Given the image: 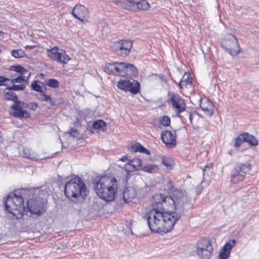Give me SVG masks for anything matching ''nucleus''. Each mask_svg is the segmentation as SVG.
<instances>
[{
    "label": "nucleus",
    "instance_id": "39",
    "mask_svg": "<svg viewBox=\"0 0 259 259\" xmlns=\"http://www.w3.org/2000/svg\"><path fill=\"white\" fill-rule=\"evenodd\" d=\"M38 107V105L35 102H30L28 104L26 103V106L25 107L28 108L31 110L34 111Z\"/></svg>",
    "mask_w": 259,
    "mask_h": 259
},
{
    "label": "nucleus",
    "instance_id": "16",
    "mask_svg": "<svg viewBox=\"0 0 259 259\" xmlns=\"http://www.w3.org/2000/svg\"><path fill=\"white\" fill-rule=\"evenodd\" d=\"M71 14L75 18L82 22L83 19L88 16V10L84 6L77 5L73 8Z\"/></svg>",
    "mask_w": 259,
    "mask_h": 259
},
{
    "label": "nucleus",
    "instance_id": "37",
    "mask_svg": "<svg viewBox=\"0 0 259 259\" xmlns=\"http://www.w3.org/2000/svg\"><path fill=\"white\" fill-rule=\"evenodd\" d=\"M37 80L32 81L31 84V87L34 91L39 93H42V88L37 83Z\"/></svg>",
    "mask_w": 259,
    "mask_h": 259
},
{
    "label": "nucleus",
    "instance_id": "52",
    "mask_svg": "<svg viewBox=\"0 0 259 259\" xmlns=\"http://www.w3.org/2000/svg\"><path fill=\"white\" fill-rule=\"evenodd\" d=\"M194 114H196V115H198V116H200V117H201V115H200L199 113H198L197 112H195L194 113Z\"/></svg>",
    "mask_w": 259,
    "mask_h": 259
},
{
    "label": "nucleus",
    "instance_id": "45",
    "mask_svg": "<svg viewBox=\"0 0 259 259\" xmlns=\"http://www.w3.org/2000/svg\"><path fill=\"white\" fill-rule=\"evenodd\" d=\"M140 147V150H139V152L142 153L147 154L148 155H149L150 152V151L145 148L144 147H143L142 145H141V146H138Z\"/></svg>",
    "mask_w": 259,
    "mask_h": 259
},
{
    "label": "nucleus",
    "instance_id": "10",
    "mask_svg": "<svg viewBox=\"0 0 259 259\" xmlns=\"http://www.w3.org/2000/svg\"><path fill=\"white\" fill-rule=\"evenodd\" d=\"M27 211H29L30 215L35 214L37 216L41 215L46 210L45 204L40 199H30L27 203Z\"/></svg>",
    "mask_w": 259,
    "mask_h": 259
},
{
    "label": "nucleus",
    "instance_id": "28",
    "mask_svg": "<svg viewBox=\"0 0 259 259\" xmlns=\"http://www.w3.org/2000/svg\"><path fill=\"white\" fill-rule=\"evenodd\" d=\"M30 76V73H28V75L27 76H25L23 75H19V76L13 78L12 79H10L11 83L12 84H14L15 83H22V82H27L29 77Z\"/></svg>",
    "mask_w": 259,
    "mask_h": 259
},
{
    "label": "nucleus",
    "instance_id": "36",
    "mask_svg": "<svg viewBox=\"0 0 259 259\" xmlns=\"http://www.w3.org/2000/svg\"><path fill=\"white\" fill-rule=\"evenodd\" d=\"M46 84L48 87L56 88L59 86V82L56 79L50 78L46 82Z\"/></svg>",
    "mask_w": 259,
    "mask_h": 259
},
{
    "label": "nucleus",
    "instance_id": "33",
    "mask_svg": "<svg viewBox=\"0 0 259 259\" xmlns=\"http://www.w3.org/2000/svg\"><path fill=\"white\" fill-rule=\"evenodd\" d=\"M130 161L131 162V164L133 165L135 170L139 169V168L141 166L142 162V160L138 158H134Z\"/></svg>",
    "mask_w": 259,
    "mask_h": 259
},
{
    "label": "nucleus",
    "instance_id": "8",
    "mask_svg": "<svg viewBox=\"0 0 259 259\" xmlns=\"http://www.w3.org/2000/svg\"><path fill=\"white\" fill-rule=\"evenodd\" d=\"M133 47V41L128 39H121L112 43L111 49L117 55L125 57Z\"/></svg>",
    "mask_w": 259,
    "mask_h": 259
},
{
    "label": "nucleus",
    "instance_id": "7",
    "mask_svg": "<svg viewBox=\"0 0 259 259\" xmlns=\"http://www.w3.org/2000/svg\"><path fill=\"white\" fill-rule=\"evenodd\" d=\"M213 247L209 239H200L197 243L196 253L201 259H209L213 252Z\"/></svg>",
    "mask_w": 259,
    "mask_h": 259
},
{
    "label": "nucleus",
    "instance_id": "30",
    "mask_svg": "<svg viewBox=\"0 0 259 259\" xmlns=\"http://www.w3.org/2000/svg\"><path fill=\"white\" fill-rule=\"evenodd\" d=\"M14 104L11 106V109L14 110H21L23 108H25L26 103L18 101L16 99L14 102Z\"/></svg>",
    "mask_w": 259,
    "mask_h": 259
},
{
    "label": "nucleus",
    "instance_id": "40",
    "mask_svg": "<svg viewBox=\"0 0 259 259\" xmlns=\"http://www.w3.org/2000/svg\"><path fill=\"white\" fill-rule=\"evenodd\" d=\"M124 168L125 170L128 172H133L135 170V168L133 167V165L131 164L130 161L124 165Z\"/></svg>",
    "mask_w": 259,
    "mask_h": 259
},
{
    "label": "nucleus",
    "instance_id": "26",
    "mask_svg": "<svg viewBox=\"0 0 259 259\" xmlns=\"http://www.w3.org/2000/svg\"><path fill=\"white\" fill-rule=\"evenodd\" d=\"M243 137L244 138V142H248L252 146H256L258 144V141L254 136L245 133H244Z\"/></svg>",
    "mask_w": 259,
    "mask_h": 259
},
{
    "label": "nucleus",
    "instance_id": "17",
    "mask_svg": "<svg viewBox=\"0 0 259 259\" xmlns=\"http://www.w3.org/2000/svg\"><path fill=\"white\" fill-rule=\"evenodd\" d=\"M122 68L123 65L121 62H115L107 64L105 66L104 70L108 74L120 76Z\"/></svg>",
    "mask_w": 259,
    "mask_h": 259
},
{
    "label": "nucleus",
    "instance_id": "49",
    "mask_svg": "<svg viewBox=\"0 0 259 259\" xmlns=\"http://www.w3.org/2000/svg\"><path fill=\"white\" fill-rule=\"evenodd\" d=\"M211 167H212L211 163L208 164L206 165V166H205V167L204 168V170H207V169H209Z\"/></svg>",
    "mask_w": 259,
    "mask_h": 259
},
{
    "label": "nucleus",
    "instance_id": "31",
    "mask_svg": "<svg viewBox=\"0 0 259 259\" xmlns=\"http://www.w3.org/2000/svg\"><path fill=\"white\" fill-rule=\"evenodd\" d=\"M105 122L102 120H97L93 124V127L95 130L98 131H103L104 127L105 126Z\"/></svg>",
    "mask_w": 259,
    "mask_h": 259
},
{
    "label": "nucleus",
    "instance_id": "20",
    "mask_svg": "<svg viewBox=\"0 0 259 259\" xmlns=\"http://www.w3.org/2000/svg\"><path fill=\"white\" fill-rule=\"evenodd\" d=\"M200 106L202 110L206 112V114L209 116H211L213 113L212 109V103L207 99L204 100H201Z\"/></svg>",
    "mask_w": 259,
    "mask_h": 259
},
{
    "label": "nucleus",
    "instance_id": "24",
    "mask_svg": "<svg viewBox=\"0 0 259 259\" xmlns=\"http://www.w3.org/2000/svg\"><path fill=\"white\" fill-rule=\"evenodd\" d=\"M37 99L41 101L48 102L49 103L50 108L55 105V102L53 101L51 97L43 93H40V94L37 96Z\"/></svg>",
    "mask_w": 259,
    "mask_h": 259
},
{
    "label": "nucleus",
    "instance_id": "12",
    "mask_svg": "<svg viewBox=\"0 0 259 259\" xmlns=\"http://www.w3.org/2000/svg\"><path fill=\"white\" fill-rule=\"evenodd\" d=\"M117 87L122 90L136 94L139 91L140 83L135 80L131 81L129 80L123 79L118 82Z\"/></svg>",
    "mask_w": 259,
    "mask_h": 259
},
{
    "label": "nucleus",
    "instance_id": "42",
    "mask_svg": "<svg viewBox=\"0 0 259 259\" xmlns=\"http://www.w3.org/2000/svg\"><path fill=\"white\" fill-rule=\"evenodd\" d=\"M165 187H166V188L167 189V190L169 192H171V193H172L174 191H175L176 190V189H174L173 183L170 181H169L168 182H167V183L166 184Z\"/></svg>",
    "mask_w": 259,
    "mask_h": 259
},
{
    "label": "nucleus",
    "instance_id": "48",
    "mask_svg": "<svg viewBox=\"0 0 259 259\" xmlns=\"http://www.w3.org/2000/svg\"><path fill=\"white\" fill-rule=\"evenodd\" d=\"M186 116H188V118L190 121V123H192L193 116V113L191 112H188L187 113Z\"/></svg>",
    "mask_w": 259,
    "mask_h": 259
},
{
    "label": "nucleus",
    "instance_id": "32",
    "mask_svg": "<svg viewBox=\"0 0 259 259\" xmlns=\"http://www.w3.org/2000/svg\"><path fill=\"white\" fill-rule=\"evenodd\" d=\"M159 122L165 126H168L170 123V119L167 116H162L159 117Z\"/></svg>",
    "mask_w": 259,
    "mask_h": 259
},
{
    "label": "nucleus",
    "instance_id": "11",
    "mask_svg": "<svg viewBox=\"0 0 259 259\" xmlns=\"http://www.w3.org/2000/svg\"><path fill=\"white\" fill-rule=\"evenodd\" d=\"M47 54L50 59L60 63L66 64L70 59L64 51L63 50H59L57 47L48 50Z\"/></svg>",
    "mask_w": 259,
    "mask_h": 259
},
{
    "label": "nucleus",
    "instance_id": "41",
    "mask_svg": "<svg viewBox=\"0 0 259 259\" xmlns=\"http://www.w3.org/2000/svg\"><path fill=\"white\" fill-rule=\"evenodd\" d=\"M68 133L69 134H70L71 136H72L74 138L79 137V133L77 130L76 129L71 128L69 130Z\"/></svg>",
    "mask_w": 259,
    "mask_h": 259
},
{
    "label": "nucleus",
    "instance_id": "9",
    "mask_svg": "<svg viewBox=\"0 0 259 259\" xmlns=\"http://www.w3.org/2000/svg\"><path fill=\"white\" fill-rule=\"evenodd\" d=\"M223 47L232 56H237L240 52V46L237 39L232 34H229L223 44Z\"/></svg>",
    "mask_w": 259,
    "mask_h": 259
},
{
    "label": "nucleus",
    "instance_id": "35",
    "mask_svg": "<svg viewBox=\"0 0 259 259\" xmlns=\"http://www.w3.org/2000/svg\"><path fill=\"white\" fill-rule=\"evenodd\" d=\"M11 55L15 58H22L25 56V52L21 49L13 50L11 52Z\"/></svg>",
    "mask_w": 259,
    "mask_h": 259
},
{
    "label": "nucleus",
    "instance_id": "4",
    "mask_svg": "<svg viewBox=\"0 0 259 259\" xmlns=\"http://www.w3.org/2000/svg\"><path fill=\"white\" fill-rule=\"evenodd\" d=\"M5 204L6 210L18 219L22 218L25 212H27L21 195L10 193L5 200Z\"/></svg>",
    "mask_w": 259,
    "mask_h": 259
},
{
    "label": "nucleus",
    "instance_id": "29",
    "mask_svg": "<svg viewBox=\"0 0 259 259\" xmlns=\"http://www.w3.org/2000/svg\"><path fill=\"white\" fill-rule=\"evenodd\" d=\"M162 163L168 170L171 169L174 165L173 160L170 157L166 156L163 157L162 158Z\"/></svg>",
    "mask_w": 259,
    "mask_h": 259
},
{
    "label": "nucleus",
    "instance_id": "5",
    "mask_svg": "<svg viewBox=\"0 0 259 259\" xmlns=\"http://www.w3.org/2000/svg\"><path fill=\"white\" fill-rule=\"evenodd\" d=\"M118 6L131 11H147L150 5L145 0H113Z\"/></svg>",
    "mask_w": 259,
    "mask_h": 259
},
{
    "label": "nucleus",
    "instance_id": "47",
    "mask_svg": "<svg viewBox=\"0 0 259 259\" xmlns=\"http://www.w3.org/2000/svg\"><path fill=\"white\" fill-rule=\"evenodd\" d=\"M10 79L5 77L4 76H0V85H6L7 84L4 83V82L6 81H10Z\"/></svg>",
    "mask_w": 259,
    "mask_h": 259
},
{
    "label": "nucleus",
    "instance_id": "53",
    "mask_svg": "<svg viewBox=\"0 0 259 259\" xmlns=\"http://www.w3.org/2000/svg\"><path fill=\"white\" fill-rule=\"evenodd\" d=\"M28 212H29V211H28L27 213H26V212H25V213H26L27 214V215H29V214H27V213H28Z\"/></svg>",
    "mask_w": 259,
    "mask_h": 259
},
{
    "label": "nucleus",
    "instance_id": "6",
    "mask_svg": "<svg viewBox=\"0 0 259 259\" xmlns=\"http://www.w3.org/2000/svg\"><path fill=\"white\" fill-rule=\"evenodd\" d=\"M251 170V165L248 162L237 163L232 170L231 183L237 184L243 181L246 174Z\"/></svg>",
    "mask_w": 259,
    "mask_h": 259
},
{
    "label": "nucleus",
    "instance_id": "38",
    "mask_svg": "<svg viewBox=\"0 0 259 259\" xmlns=\"http://www.w3.org/2000/svg\"><path fill=\"white\" fill-rule=\"evenodd\" d=\"M26 86L24 84H15L14 83L12 86L9 87V88L12 91H22L24 90Z\"/></svg>",
    "mask_w": 259,
    "mask_h": 259
},
{
    "label": "nucleus",
    "instance_id": "51",
    "mask_svg": "<svg viewBox=\"0 0 259 259\" xmlns=\"http://www.w3.org/2000/svg\"><path fill=\"white\" fill-rule=\"evenodd\" d=\"M4 33L3 31H0V39L4 37Z\"/></svg>",
    "mask_w": 259,
    "mask_h": 259
},
{
    "label": "nucleus",
    "instance_id": "27",
    "mask_svg": "<svg viewBox=\"0 0 259 259\" xmlns=\"http://www.w3.org/2000/svg\"><path fill=\"white\" fill-rule=\"evenodd\" d=\"M10 69L11 70L18 72L22 75H24L25 74H27V75H28V73H30L26 69L20 65L12 66L10 67Z\"/></svg>",
    "mask_w": 259,
    "mask_h": 259
},
{
    "label": "nucleus",
    "instance_id": "21",
    "mask_svg": "<svg viewBox=\"0 0 259 259\" xmlns=\"http://www.w3.org/2000/svg\"><path fill=\"white\" fill-rule=\"evenodd\" d=\"M3 99L5 101H12L14 102L16 99H18V97L17 95L8 87L4 90Z\"/></svg>",
    "mask_w": 259,
    "mask_h": 259
},
{
    "label": "nucleus",
    "instance_id": "1",
    "mask_svg": "<svg viewBox=\"0 0 259 259\" xmlns=\"http://www.w3.org/2000/svg\"><path fill=\"white\" fill-rule=\"evenodd\" d=\"M153 199L152 209L145 218L151 231L158 233L170 231L181 214L192 206L186 192L178 189L169 196L159 193Z\"/></svg>",
    "mask_w": 259,
    "mask_h": 259
},
{
    "label": "nucleus",
    "instance_id": "22",
    "mask_svg": "<svg viewBox=\"0 0 259 259\" xmlns=\"http://www.w3.org/2000/svg\"><path fill=\"white\" fill-rule=\"evenodd\" d=\"M23 157L29 158L31 160L36 159L38 158V155L36 153L30 148H24L21 154Z\"/></svg>",
    "mask_w": 259,
    "mask_h": 259
},
{
    "label": "nucleus",
    "instance_id": "3",
    "mask_svg": "<svg viewBox=\"0 0 259 259\" xmlns=\"http://www.w3.org/2000/svg\"><path fill=\"white\" fill-rule=\"evenodd\" d=\"M84 183L79 177H75L67 182L64 187L66 196L75 203L83 202L88 195Z\"/></svg>",
    "mask_w": 259,
    "mask_h": 259
},
{
    "label": "nucleus",
    "instance_id": "23",
    "mask_svg": "<svg viewBox=\"0 0 259 259\" xmlns=\"http://www.w3.org/2000/svg\"><path fill=\"white\" fill-rule=\"evenodd\" d=\"M191 82L190 73H185L179 82V85L181 89H183L186 88L188 85H191Z\"/></svg>",
    "mask_w": 259,
    "mask_h": 259
},
{
    "label": "nucleus",
    "instance_id": "44",
    "mask_svg": "<svg viewBox=\"0 0 259 259\" xmlns=\"http://www.w3.org/2000/svg\"><path fill=\"white\" fill-rule=\"evenodd\" d=\"M138 146H141V144H140L139 143L134 144L131 147V151L134 152H139V150H140V147H139Z\"/></svg>",
    "mask_w": 259,
    "mask_h": 259
},
{
    "label": "nucleus",
    "instance_id": "46",
    "mask_svg": "<svg viewBox=\"0 0 259 259\" xmlns=\"http://www.w3.org/2000/svg\"><path fill=\"white\" fill-rule=\"evenodd\" d=\"M140 147V150H139V152L142 153L147 154L148 155H149L150 152V151L145 148L144 147H143L142 145H141V146H138Z\"/></svg>",
    "mask_w": 259,
    "mask_h": 259
},
{
    "label": "nucleus",
    "instance_id": "25",
    "mask_svg": "<svg viewBox=\"0 0 259 259\" xmlns=\"http://www.w3.org/2000/svg\"><path fill=\"white\" fill-rule=\"evenodd\" d=\"M12 115L15 117L19 118H29L30 117V113L27 110H18L12 112Z\"/></svg>",
    "mask_w": 259,
    "mask_h": 259
},
{
    "label": "nucleus",
    "instance_id": "19",
    "mask_svg": "<svg viewBox=\"0 0 259 259\" xmlns=\"http://www.w3.org/2000/svg\"><path fill=\"white\" fill-rule=\"evenodd\" d=\"M137 192L135 188L127 187L123 192V200L125 202L132 201L136 196Z\"/></svg>",
    "mask_w": 259,
    "mask_h": 259
},
{
    "label": "nucleus",
    "instance_id": "13",
    "mask_svg": "<svg viewBox=\"0 0 259 259\" xmlns=\"http://www.w3.org/2000/svg\"><path fill=\"white\" fill-rule=\"evenodd\" d=\"M168 96L172 103V107L178 113L183 112L186 107L184 99L180 96L174 92H169Z\"/></svg>",
    "mask_w": 259,
    "mask_h": 259
},
{
    "label": "nucleus",
    "instance_id": "18",
    "mask_svg": "<svg viewBox=\"0 0 259 259\" xmlns=\"http://www.w3.org/2000/svg\"><path fill=\"white\" fill-rule=\"evenodd\" d=\"M236 242L235 240L232 239L224 245L223 248L220 251L219 255V259L228 258L231 249L235 246Z\"/></svg>",
    "mask_w": 259,
    "mask_h": 259
},
{
    "label": "nucleus",
    "instance_id": "2",
    "mask_svg": "<svg viewBox=\"0 0 259 259\" xmlns=\"http://www.w3.org/2000/svg\"><path fill=\"white\" fill-rule=\"evenodd\" d=\"M118 183L115 178L102 177L96 183L95 191L98 197L106 202L113 201L117 194Z\"/></svg>",
    "mask_w": 259,
    "mask_h": 259
},
{
    "label": "nucleus",
    "instance_id": "43",
    "mask_svg": "<svg viewBox=\"0 0 259 259\" xmlns=\"http://www.w3.org/2000/svg\"><path fill=\"white\" fill-rule=\"evenodd\" d=\"M155 169V167L151 165H145L143 167V170L146 172H152Z\"/></svg>",
    "mask_w": 259,
    "mask_h": 259
},
{
    "label": "nucleus",
    "instance_id": "34",
    "mask_svg": "<svg viewBox=\"0 0 259 259\" xmlns=\"http://www.w3.org/2000/svg\"><path fill=\"white\" fill-rule=\"evenodd\" d=\"M244 133L239 135L236 139L234 144V147H239L242 143L244 142Z\"/></svg>",
    "mask_w": 259,
    "mask_h": 259
},
{
    "label": "nucleus",
    "instance_id": "50",
    "mask_svg": "<svg viewBox=\"0 0 259 259\" xmlns=\"http://www.w3.org/2000/svg\"><path fill=\"white\" fill-rule=\"evenodd\" d=\"M127 159V156H123L122 157L120 158V160L122 161H125Z\"/></svg>",
    "mask_w": 259,
    "mask_h": 259
},
{
    "label": "nucleus",
    "instance_id": "14",
    "mask_svg": "<svg viewBox=\"0 0 259 259\" xmlns=\"http://www.w3.org/2000/svg\"><path fill=\"white\" fill-rule=\"evenodd\" d=\"M161 139L166 146L169 148L176 145V136L168 131H164L161 134Z\"/></svg>",
    "mask_w": 259,
    "mask_h": 259
},
{
    "label": "nucleus",
    "instance_id": "15",
    "mask_svg": "<svg viewBox=\"0 0 259 259\" xmlns=\"http://www.w3.org/2000/svg\"><path fill=\"white\" fill-rule=\"evenodd\" d=\"M121 64L123 68L121 69V76L132 78L137 75L138 71L133 64L126 62H121Z\"/></svg>",
    "mask_w": 259,
    "mask_h": 259
}]
</instances>
